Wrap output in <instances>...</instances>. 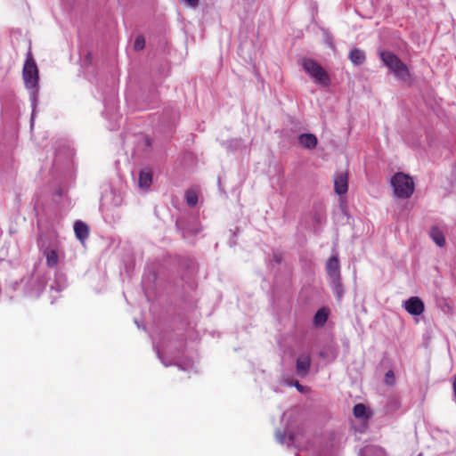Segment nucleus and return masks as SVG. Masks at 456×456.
<instances>
[{"mask_svg": "<svg viewBox=\"0 0 456 456\" xmlns=\"http://www.w3.org/2000/svg\"><path fill=\"white\" fill-rule=\"evenodd\" d=\"M275 261L280 262V258L277 256H274Z\"/></svg>", "mask_w": 456, "mask_h": 456, "instance_id": "34", "label": "nucleus"}, {"mask_svg": "<svg viewBox=\"0 0 456 456\" xmlns=\"http://www.w3.org/2000/svg\"><path fill=\"white\" fill-rule=\"evenodd\" d=\"M152 183L151 172L142 170L139 173L138 184L142 189H148Z\"/></svg>", "mask_w": 456, "mask_h": 456, "instance_id": "16", "label": "nucleus"}, {"mask_svg": "<svg viewBox=\"0 0 456 456\" xmlns=\"http://www.w3.org/2000/svg\"><path fill=\"white\" fill-rule=\"evenodd\" d=\"M23 79L26 88L30 90V102L32 107L31 120L33 121L35 109L38 102V69L30 53H28L23 66Z\"/></svg>", "mask_w": 456, "mask_h": 456, "instance_id": "1", "label": "nucleus"}, {"mask_svg": "<svg viewBox=\"0 0 456 456\" xmlns=\"http://www.w3.org/2000/svg\"><path fill=\"white\" fill-rule=\"evenodd\" d=\"M314 220H315V222H317V223H321V216H320V215H315V216H314Z\"/></svg>", "mask_w": 456, "mask_h": 456, "instance_id": "32", "label": "nucleus"}, {"mask_svg": "<svg viewBox=\"0 0 456 456\" xmlns=\"http://www.w3.org/2000/svg\"><path fill=\"white\" fill-rule=\"evenodd\" d=\"M298 143L307 150H313L317 146L318 139L311 133H304L297 137Z\"/></svg>", "mask_w": 456, "mask_h": 456, "instance_id": "10", "label": "nucleus"}, {"mask_svg": "<svg viewBox=\"0 0 456 456\" xmlns=\"http://www.w3.org/2000/svg\"><path fill=\"white\" fill-rule=\"evenodd\" d=\"M302 66L305 72L314 79V81L322 86H329L330 79L324 69L315 61L312 59H304Z\"/></svg>", "mask_w": 456, "mask_h": 456, "instance_id": "4", "label": "nucleus"}, {"mask_svg": "<svg viewBox=\"0 0 456 456\" xmlns=\"http://www.w3.org/2000/svg\"><path fill=\"white\" fill-rule=\"evenodd\" d=\"M185 200L190 207H195L198 203V195L196 191L188 190L185 191Z\"/></svg>", "mask_w": 456, "mask_h": 456, "instance_id": "22", "label": "nucleus"}, {"mask_svg": "<svg viewBox=\"0 0 456 456\" xmlns=\"http://www.w3.org/2000/svg\"><path fill=\"white\" fill-rule=\"evenodd\" d=\"M275 436L280 444H286L288 447L294 445V443H295V436L294 435L290 434L287 436L285 433L277 431Z\"/></svg>", "mask_w": 456, "mask_h": 456, "instance_id": "19", "label": "nucleus"}, {"mask_svg": "<svg viewBox=\"0 0 456 456\" xmlns=\"http://www.w3.org/2000/svg\"><path fill=\"white\" fill-rule=\"evenodd\" d=\"M347 173L340 172L334 178V191L339 195H345L348 191Z\"/></svg>", "mask_w": 456, "mask_h": 456, "instance_id": "6", "label": "nucleus"}, {"mask_svg": "<svg viewBox=\"0 0 456 456\" xmlns=\"http://www.w3.org/2000/svg\"><path fill=\"white\" fill-rule=\"evenodd\" d=\"M348 58L354 65L360 66L366 61V54L360 48H354L350 51Z\"/></svg>", "mask_w": 456, "mask_h": 456, "instance_id": "11", "label": "nucleus"}, {"mask_svg": "<svg viewBox=\"0 0 456 456\" xmlns=\"http://www.w3.org/2000/svg\"><path fill=\"white\" fill-rule=\"evenodd\" d=\"M329 313L325 308L318 310L314 315V322L318 327L323 326L328 320Z\"/></svg>", "mask_w": 456, "mask_h": 456, "instance_id": "18", "label": "nucleus"}, {"mask_svg": "<svg viewBox=\"0 0 456 456\" xmlns=\"http://www.w3.org/2000/svg\"><path fill=\"white\" fill-rule=\"evenodd\" d=\"M359 456H387L385 451L377 445H366L361 449Z\"/></svg>", "mask_w": 456, "mask_h": 456, "instance_id": "13", "label": "nucleus"}, {"mask_svg": "<svg viewBox=\"0 0 456 456\" xmlns=\"http://www.w3.org/2000/svg\"><path fill=\"white\" fill-rule=\"evenodd\" d=\"M180 225H181V221H177V222H176V226H177V227H180Z\"/></svg>", "mask_w": 456, "mask_h": 456, "instance_id": "33", "label": "nucleus"}, {"mask_svg": "<svg viewBox=\"0 0 456 456\" xmlns=\"http://www.w3.org/2000/svg\"><path fill=\"white\" fill-rule=\"evenodd\" d=\"M430 236L437 246L444 247L445 245L444 235L437 227L431 228Z\"/></svg>", "mask_w": 456, "mask_h": 456, "instance_id": "17", "label": "nucleus"}, {"mask_svg": "<svg viewBox=\"0 0 456 456\" xmlns=\"http://www.w3.org/2000/svg\"><path fill=\"white\" fill-rule=\"evenodd\" d=\"M391 377L394 378V373H393L392 370H389V371L387 372L386 378L388 379V378H391Z\"/></svg>", "mask_w": 456, "mask_h": 456, "instance_id": "31", "label": "nucleus"}, {"mask_svg": "<svg viewBox=\"0 0 456 456\" xmlns=\"http://www.w3.org/2000/svg\"><path fill=\"white\" fill-rule=\"evenodd\" d=\"M311 359L309 355L301 354L296 362V370L299 377H305L310 370Z\"/></svg>", "mask_w": 456, "mask_h": 456, "instance_id": "9", "label": "nucleus"}, {"mask_svg": "<svg viewBox=\"0 0 456 456\" xmlns=\"http://www.w3.org/2000/svg\"><path fill=\"white\" fill-rule=\"evenodd\" d=\"M198 232H200L199 228L190 229V228H187L184 226V232H183L184 237H186L189 234H196Z\"/></svg>", "mask_w": 456, "mask_h": 456, "instance_id": "28", "label": "nucleus"}, {"mask_svg": "<svg viewBox=\"0 0 456 456\" xmlns=\"http://www.w3.org/2000/svg\"><path fill=\"white\" fill-rule=\"evenodd\" d=\"M391 185L394 188L395 195L399 199H408L414 191L412 178L403 173H396L391 178Z\"/></svg>", "mask_w": 456, "mask_h": 456, "instance_id": "3", "label": "nucleus"}, {"mask_svg": "<svg viewBox=\"0 0 456 456\" xmlns=\"http://www.w3.org/2000/svg\"><path fill=\"white\" fill-rule=\"evenodd\" d=\"M243 145V141L241 139L233 138L231 140H228L224 142V146L228 150L234 151Z\"/></svg>", "mask_w": 456, "mask_h": 456, "instance_id": "21", "label": "nucleus"}, {"mask_svg": "<svg viewBox=\"0 0 456 456\" xmlns=\"http://www.w3.org/2000/svg\"><path fill=\"white\" fill-rule=\"evenodd\" d=\"M145 47V39L142 36H138L134 44V48L135 51H141Z\"/></svg>", "mask_w": 456, "mask_h": 456, "instance_id": "25", "label": "nucleus"}, {"mask_svg": "<svg viewBox=\"0 0 456 456\" xmlns=\"http://www.w3.org/2000/svg\"><path fill=\"white\" fill-rule=\"evenodd\" d=\"M66 287V281L63 277H58L56 280V286L51 285V289H56V291H61Z\"/></svg>", "mask_w": 456, "mask_h": 456, "instance_id": "26", "label": "nucleus"}, {"mask_svg": "<svg viewBox=\"0 0 456 456\" xmlns=\"http://www.w3.org/2000/svg\"><path fill=\"white\" fill-rule=\"evenodd\" d=\"M35 289H28V294L30 297H38L42 291L45 289V282L43 280H36L35 281Z\"/></svg>", "mask_w": 456, "mask_h": 456, "instance_id": "20", "label": "nucleus"}, {"mask_svg": "<svg viewBox=\"0 0 456 456\" xmlns=\"http://www.w3.org/2000/svg\"><path fill=\"white\" fill-rule=\"evenodd\" d=\"M404 309L411 315H420L424 312V303L418 297H411L403 303Z\"/></svg>", "mask_w": 456, "mask_h": 456, "instance_id": "5", "label": "nucleus"}, {"mask_svg": "<svg viewBox=\"0 0 456 456\" xmlns=\"http://www.w3.org/2000/svg\"><path fill=\"white\" fill-rule=\"evenodd\" d=\"M330 286L337 299L341 301L344 296V287L342 284L341 277L330 280Z\"/></svg>", "mask_w": 456, "mask_h": 456, "instance_id": "15", "label": "nucleus"}, {"mask_svg": "<svg viewBox=\"0 0 456 456\" xmlns=\"http://www.w3.org/2000/svg\"><path fill=\"white\" fill-rule=\"evenodd\" d=\"M418 456H422V454H421V453H419Z\"/></svg>", "mask_w": 456, "mask_h": 456, "instance_id": "35", "label": "nucleus"}, {"mask_svg": "<svg viewBox=\"0 0 456 456\" xmlns=\"http://www.w3.org/2000/svg\"><path fill=\"white\" fill-rule=\"evenodd\" d=\"M379 57L384 65L397 79L402 81L408 80L411 76L409 69L397 55L390 51H380Z\"/></svg>", "mask_w": 456, "mask_h": 456, "instance_id": "2", "label": "nucleus"}, {"mask_svg": "<svg viewBox=\"0 0 456 456\" xmlns=\"http://www.w3.org/2000/svg\"><path fill=\"white\" fill-rule=\"evenodd\" d=\"M37 246L40 252L44 253L51 248H57V243L53 235L41 232L37 238Z\"/></svg>", "mask_w": 456, "mask_h": 456, "instance_id": "7", "label": "nucleus"}, {"mask_svg": "<svg viewBox=\"0 0 456 456\" xmlns=\"http://www.w3.org/2000/svg\"><path fill=\"white\" fill-rule=\"evenodd\" d=\"M322 31H323V37H324L325 44L328 45L331 49L334 50L335 45H334L333 36L328 29H322Z\"/></svg>", "mask_w": 456, "mask_h": 456, "instance_id": "24", "label": "nucleus"}, {"mask_svg": "<svg viewBox=\"0 0 456 456\" xmlns=\"http://www.w3.org/2000/svg\"><path fill=\"white\" fill-rule=\"evenodd\" d=\"M286 383L290 387L294 386L299 392L304 391V388H305L304 386H302L297 380H296V381H288L287 380Z\"/></svg>", "mask_w": 456, "mask_h": 456, "instance_id": "27", "label": "nucleus"}, {"mask_svg": "<svg viewBox=\"0 0 456 456\" xmlns=\"http://www.w3.org/2000/svg\"><path fill=\"white\" fill-rule=\"evenodd\" d=\"M157 355L159 357V359L161 361V362L166 366H170L171 363L170 362H167L166 360H164V358L161 356V354H160V351L159 349H157Z\"/></svg>", "mask_w": 456, "mask_h": 456, "instance_id": "29", "label": "nucleus"}, {"mask_svg": "<svg viewBox=\"0 0 456 456\" xmlns=\"http://www.w3.org/2000/svg\"><path fill=\"white\" fill-rule=\"evenodd\" d=\"M185 2L191 7H196L199 4V0H185Z\"/></svg>", "mask_w": 456, "mask_h": 456, "instance_id": "30", "label": "nucleus"}, {"mask_svg": "<svg viewBox=\"0 0 456 456\" xmlns=\"http://www.w3.org/2000/svg\"><path fill=\"white\" fill-rule=\"evenodd\" d=\"M354 415L356 418H364L366 417V407L362 403H357L354 406L353 409Z\"/></svg>", "mask_w": 456, "mask_h": 456, "instance_id": "23", "label": "nucleus"}, {"mask_svg": "<svg viewBox=\"0 0 456 456\" xmlns=\"http://www.w3.org/2000/svg\"><path fill=\"white\" fill-rule=\"evenodd\" d=\"M44 256L46 258V265L50 268H54L57 266L59 262V256L57 253V248H51L44 253H42Z\"/></svg>", "mask_w": 456, "mask_h": 456, "instance_id": "14", "label": "nucleus"}, {"mask_svg": "<svg viewBox=\"0 0 456 456\" xmlns=\"http://www.w3.org/2000/svg\"><path fill=\"white\" fill-rule=\"evenodd\" d=\"M326 271L330 280L341 277L338 255H333L327 260Z\"/></svg>", "mask_w": 456, "mask_h": 456, "instance_id": "8", "label": "nucleus"}, {"mask_svg": "<svg viewBox=\"0 0 456 456\" xmlns=\"http://www.w3.org/2000/svg\"><path fill=\"white\" fill-rule=\"evenodd\" d=\"M74 232L77 238L83 242L86 239L88 238L89 227L86 223L82 221H77L74 224Z\"/></svg>", "mask_w": 456, "mask_h": 456, "instance_id": "12", "label": "nucleus"}]
</instances>
